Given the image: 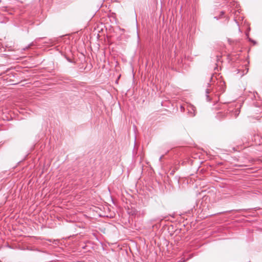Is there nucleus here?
<instances>
[{"label": "nucleus", "mask_w": 262, "mask_h": 262, "mask_svg": "<svg viewBox=\"0 0 262 262\" xmlns=\"http://www.w3.org/2000/svg\"><path fill=\"white\" fill-rule=\"evenodd\" d=\"M188 114L190 117H193L195 115V107L189 104L187 105Z\"/></svg>", "instance_id": "nucleus-1"}, {"label": "nucleus", "mask_w": 262, "mask_h": 262, "mask_svg": "<svg viewBox=\"0 0 262 262\" xmlns=\"http://www.w3.org/2000/svg\"><path fill=\"white\" fill-rule=\"evenodd\" d=\"M206 100L207 101H210L211 100L210 97H209V94L210 93L209 92V89H206Z\"/></svg>", "instance_id": "nucleus-2"}, {"label": "nucleus", "mask_w": 262, "mask_h": 262, "mask_svg": "<svg viewBox=\"0 0 262 262\" xmlns=\"http://www.w3.org/2000/svg\"><path fill=\"white\" fill-rule=\"evenodd\" d=\"M180 110L181 112H184L185 110V108L183 106L181 105L180 107Z\"/></svg>", "instance_id": "nucleus-3"}, {"label": "nucleus", "mask_w": 262, "mask_h": 262, "mask_svg": "<svg viewBox=\"0 0 262 262\" xmlns=\"http://www.w3.org/2000/svg\"><path fill=\"white\" fill-rule=\"evenodd\" d=\"M239 111H236L235 117H236L237 115L239 114Z\"/></svg>", "instance_id": "nucleus-4"}, {"label": "nucleus", "mask_w": 262, "mask_h": 262, "mask_svg": "<svg viewBox=\"0 0 262 262\" xmlns=\"http://www.w3.org/2000/svg\"><path fill=\"white\" fill-rule=\"evenodd\" d=\"M163 157V156H161L160 157V158H159V161H161V159H162Z\"/></svg>", "instance_id": "nucleus-5"}, {"label": "nucleus", "mask_w": 262, "mask_h": 262, "mask_svg": "<svg viewBox=\"0 0 262 262\" xmlns=\"http://www.w3.org/2000/svg\"><path fill=\"white\" fill-rule=\"evenodd\" d=\"M251 94L253 96V97L254 98H255V93H251Z\"/></svg>", "instance_id": "nucleus-6"}, {"label": "nucleus", "mask_w": 262, "mask_h": 262, "mask_svg": "<svg viewBox=\"0 0 262 262\" xmlns=\"http://www.w3.org/2000/svg\"><path fill=\"white\" fill-rule=\"evenodd\" d=\"M3 21H4L3 20H0L1 23H3Z\"/></svg>", "instance_id": "nucleus-7"}]
</instances>
